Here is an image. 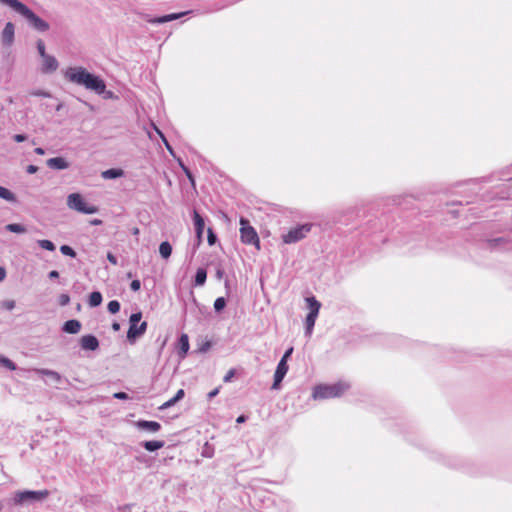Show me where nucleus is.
Wrapping results in <instances>:
<instances>
[{
    "instance_id": "nucleus-42",
    "label": "nucleus",
    "mask_w": 512,
    "mask_h": 512,
    "mask_svg": "<svg viewBox=\"0 0 512 512\" xmlns=\"http://www.w3.org/2000/svg\"><path fill=\"white\" fill-rule=\"evenodd\" d=\"M70 302V296L66 293H62L58 297V303L60 306H66Z\"/></svg>"
},
{
    "instance_id": "nucleus-61",
    "label": "nucleus",
    "mask_w": 512,
    "mask_h": 512,
    "mask_svg": "<svg viewBox=\"0 0 512 512\" xmlns=\"http://www.w3.org/2000/svg\"><path fill=\"white\" fill-rule=\"evenodd\" d=\"M245 421H246V416H244V415H240V416H238V418L236 419V422H237V423H243V422H245Z\"/></svg>"
},
{
    "instance_id": "nucleus-6",
    "label": "nucleus",
    "mask_w": 512,
    "mask_h": 512,
    "mask_svg": "<svg viewBox=\"0 0 512 512\" xmlns=\"http://www.w3.org/2000/svg\"><path fill=\"white\" fill-rule=\"evenodd\" d=\"M240 239L242 243L247 245H253L258 250L260 249V239L256 230L250 225L248 219L240 218Z\"/></svg>"
},
{
    "instance_id": "nucleus-37",
    "label": "nucleus",
    "mask_w": 512,
    "mask_h": 512,
    "mask_svg": "<svg viewBox=\"0 0 512 512\" xmlns=\"http://www.w3.org/2000/svg\"><path fill=\"white\" fill-rule=\"evenodd\" d=\"M121 305L118 300H111L107 305V310L111 314H116L120 311Z\"/></svg>"
},
{
    "instance_id": "nucleus-50",
    "label": "nucleus",
    "mask_w": 512,
    "mask_h": 512,
    "mask_svg": "<svg viewBox=\"0 0 512 512\" xmlns=\"http://www.w3.org/2000/svg\"><path fill=\"white\" fill-rule=\"evenodd\" d=\"M220 391V386L219 387H216L214 388L212 391H210L208 394H207V399L210 401L212 400L214 397H216L218 395Z\"/></svg>"
},
{
    "instance_id": "nucleus-15",
    "label": "nucleus",
    "mask_w": 512,
    "mask_h": 512,
    "mask_svg": "<svg viewBox=\"0 0 512 512\" xmlns=\"http://www.w3.org/2000/svg\"><path fill=\"white\" fill-rule=\"evenodd\" d=\"M190 13H191V11H185V12H180V13H171V14H167V15H163V16H159V17L147 18L146 20L148 23H151V24H163L166 22L177 20V19L181 18L182 16L190 14Z\"/></svg>"
},
{
    "instance_id": "nucleus-4",
    "label": "nucleus",
    "mask_w": 512,
    "mask_h": 512,
    "mask_svg": "<svg viewBox=\"0 0 512 512\" xmlns=\"http://www.w3.org/2000/svg\"><path fill=\"white\" fill-rule=\"evenodd\" d=\"M142 319V312L138 311L132 313L129 318V329L127 331V339L129 343L133 344L135 341L143 336L147 330V322L143 321L140 323Z\"/></svg>"
},
{
    "instance_id": "nucleus-43",
    "label": "nucleus",
    "mask_w": 512,
    "mask_h": 512,
    "mask_svg": "<svg viewBox=\"0 0 512 512\" xmlns=\"http://www.w3.org/2000/svg\"><path fill=\"white\" fill-rule=\"evenodd\" d=\"M1 308L11 311L15 308L14 300H4L1 302Z\"/></svg>"
},
{
    "instance_id": "nucleus-1",
    "label": "nucleus",
    "mask_w": 512,
    "mask_h": 512,
    "mask_svg": "<svg viewBox=\"0 0 512 512\" xmlns=\"http://www.w3.org/2000/svg\"><path fill=\"white\" fill-rule=\"evenodd\" d=\"M64 78L71 83L83 86L88 90L102 95L104 99L118 98L113 91L106 90V83L100 76L90 73L84 67H68L64 71Z\"/></svg>"
},
{
    "instance_id": "nucleus-30",
    "label": "nucleus",
    "mask_w": 512,
    "mask_h": 512,
    "mask_svg": "<svg viewBox=\"0 0 512 512\" xmlns=\"http://www.w3.org/2000/svg\"><path fill=\"white\" fill-rule=\"evenodd\" d=\"M159 253L162 258L168 259L172 254V245L168 241H163L159 245Z\"/></svg>"
},
{
    "instance_id": "nucleus-20",
    "label": "nucleus",
    "mask_w": 512,
    "mask_h": 512,
    "mask_svg": "<svg viewBox=\"0 0 512 512\" xmlns=\"http://www.w3.org/2000/svg\"><path fill=\"white\" fill-rule=\"evenodd\" d=\"M47 166L54 170H64L69 168V162L63 157H54L46 161Z\"/></svg>"
},
{
    "instance_id": "nucleus-28",
    "label": "nucleus",
    "mask_w": 512,
    "mask_h": 512,
    "mask_svg": "<svg viewBox=\"0 0 512 512\" xmlns=\"http://www.w3.org/2000/svg\"><path fill=\"white\" fill-rule=\"evenodd\" d=\"M103 300L102 294L99 291H93L88 297V304L90 307H98Z\"/></svg>"
},
{
    "instance_id": "nucleus-22",
    "label": "nucleus",
    "mask_w": 512,
    "mask_h": 512,
    "mask_svg": "<svg viewBox=\"0 0 512 512\" xmlns=\"http://www.w3.org/2000/svg\"><path fill=\"white\" fill-rule=\"evenodd\" d=\"M164 445H165V442L162 440H149V441L141 442V446L149 452L157 451V450L163 448Z\"/></svg>"
},
{
    "instance_id": "nucleus-47",
    "label": "nucleus",
    "mask_w": 512,
    "mask_h": 512,
    "mask_svg": "<svg viewBox=\"0 0 512 512\" xmlns=\"http://www.w3.org/2000/svg\"><path fill=\"white\" fill-rule=\"evenodd\" d=\"M212 343L210 341H206L198 348V351L201 353L207 352L211 348Z\"/></svg>"
},
{
    "instance_id": "nucleus-3",
    "label": "nucleus",
    "mask_w": 512,
    "mask_h": 512,
    "mask_svg": "<svg viewBox=\"0 0 512 512\" xmlns=\"http://www.w3.org/2000/svg\"><path fill=\"white\" fill-rule=\"evenodd\" d=\"M349 384L344 382H337L335 384L326 385L320 384L313 388L312 397L315 400H323L341 396L346 390L349 389Z\"/></svg>"
},
{
    "instance_id": "nucleus-7",
    "label": "nucleus",
    "mask_w": 512,
    "mask_h": 512,
    "mask_svg": "<svg viewBox=\"0 0 512 512\" xmlns=\"http://www.w3.org/2000/svg\"><path fill=\"white\" fill-rule=\"evenodd\" d=\"M67 205L70 209L76 210L83 214H94L98 212V208L94 205H89L83 196L79 193H72L67 197Z\"/></svg>"
},
{
    "instance_id": "nucleus-21",
    "label": "nucleus",
    "mask_w": 512,
    "mask_h": 512,
    "mask_svg": "<svg viewBox=\"0 0 512 512\" xmlns=\"http://www.w3.org/2000/svg\"><path fill=\"white\" fill-rule=\"evenodd\" d=\"M185 396L184 389H179L176 394L169 399L168 401L164 402L160 407L159 410H166L172 406H174L176 403H178L180 400H182Z\"/></svg>"
},
{
    "instance_id": "nucleus-39",
    "label": "nucleus",
    "mask_w": 512,
    "mask_h": 512,
    "mask_svg": "<svg viewBox=\"0 0 512 512\" xmlns=\"http://www.w3.org/2000/svg\"><path fill=\"white\" fill-rule=\"evenodd\" d=\"M217 235L212 228L207 229V241L210 246H213L217 242Z\"/></svg>"
},
{
    "instance_id": "nucleus-52",
    "label": "nucleus",
    "mask_w": 512,
    "mask_h": 512,
    "mask_svg": "<svg viewBox=\"0 0 512 512\" xmlns=\"http://www.w3.org/2000/svg\"><path fill=\"white\" fill-rule=\"evenodd\" d=\"M13 139H14L15 142L21 143V142H24L25 140H27V135H25V134H15L13 136Z\"/></svg>"
},
{
    "instance_id": "nucleus-58",
    "label": "nucleus",
    "mask_w": 512,
    "mask_h": 512,
    "mask_svg": "<svg viewBox=\"0 0 512 512\" xmlns=\"http://www.w3.org/2000/svg\"><path fill=\"white\" fill-rule=\"evenodd\" d=\"M6 277V270L3 267H0V282Z\"/></svg>"
},
{
    "instance_id": "nucleus-11",
    "label": "nucleus",
    "mask_w": 512,
    "mask_h": 512,
    "mask_svg": "<svg viewBox=\"0 0 512 512\" xmlns=\"http://www.w3.org/2000/svg\"><path fill=\"white\" fill-rule=\"evenodd\" d=\"M288 371V364L285 362L284 359H280V361L277 364L275 373H274V379L272 388L277 389L279 385L281 384L282 380L284 379L285 375Z\"/></svg>"
},
{
    "instance_id": "nucleus-26",
    "label": "nucleus",
    "mask_w": 512,
    "mask_h": 512,
    "mask_svg": "<svg viewBox=\"0 0 512 512\" xmlns=\"http://www.w3.org/2000/svg\"><path fill=\"white\" fill-rule=\"evenodd\" d=\"M207 279V271L205 268H198L194 277V286H203Z\"/></svg>"
},
{
    "instance_id": "nucleus-44",
    "label": "nucleus",
    "mask_w": 512,
    "mask_h": 512,
    "mask_svg": "<svg viewBox=\"0 0 512 512\" xmlns=\"http://www.w3.org/2000/svg\"><path fill=\"white\" fill-rule=\"evenodd\" d=\"M225 271L221 264H217L216 266V272L215 276L218 280L222 279L224 277Z\"/></svg>"
},
{
    "instance_id": "nucleus-36",
    "label": "nucleus",
    "mask_w": 512,
    "mask_h": 512,
    "mask_svg": "<svg viewBox=\"0 0 512 512\" xmlns=\"http://www.w3.org/2000/svg\"><path fill=\"white\" fill-rule=\"evenodd\" d=\"M201 455L205 458H212L214 456V448L206 442L202 448Z\"/></svg>"
},
{
    "instance_id": "nucleus-23",
    "label": "nucleus",
    "mask_w": 512,
    "mask_h": 512,
    "mask_svg": "<svg viewBox=\"0 0 512 512\" xmlns=\"http://www.w3.org/2000/svg\"><path fill=\"white\" fill-rule=\"evenodd\" d=\"M124 176V171L120 168H110L101 173L103 179H117Z\"/></svg>"
},
{
    "instance_id": "nucleus-60",
    "label": "nucleus",
    "mask_w": 512,
    "mask_h": 512,
    "mask_svg": "<svg viewBox=\"0 0 512 512\" xmlns=\"http://www.w3.org/2000/svg\"><path fill=\"white\" fill-rule=\"evenodd\" d=\"M224 286L226 288L227 294H229V291H230V281L228 279H225Z\"/></svg>"
},
{
    "instance_id": "nucleus-49",
    "label": "nucleus",
    "mask_w": 512,
    "mask_h": 512,
    "mask_svg": "<svg viewBox=\"0 0 512 512\" xmlns=\"http://www.w3.org/2000/svg\"><path fill=\"white\" fill-rule=\"evenodd\" d=\"M107 260H108L112 265H117V264H118V259H117V257H116L112 252H108V253H107Z\"/></svg>"
},
{
    "instance_id": "nucleus-13",
    "label": "nucleus",
    "mask_w": 512,
    "mask_h": 512,
    "mask_svg": "<svg viewBox=\"0 0 512 512\" xmlns=\"http://www.w3.org/2000/svg\"><path fill=\"white\" fill-rule=\"evenodd\" d=\"M15 26L12 22H7L1 33V40L4 46H11L14 42Z\"/></svg>"
},
{
    "instance_id": "nucleus-45",
    "label": "nucleus",
    "mask_w": 512,
    "mask_h": 512,
    "mask_svg": "<svg viewBox=\"0 0 512 512\" xmlns=\"http://www.w3.org/2000/svg\"><path fill=\"white\" fill-rule=\"evenodd\" d=\"M141 288V282L140 280L138 279H134L132 280V282L130 283V289L134 292H137L139 291Z\"/></svg>"
},
{
    "instance_id": "nucleus-9",
    "label": "nucleus",
    "mask_w": 512,
    "mask_h": 512,
    "mask_svg": "<svg viewBox=\"0 0 512 512\" xmlns=\"http://www.w3.org/2000/svg\"><path fill=\"white\" fill-rule=\"evenodd\" d=\"M485 246L491 251H509L512 250V237L503 236L488 239L485 242Z\"/></svg>"
},
{
    "instance_id": "nucleus-38",
    "label": "nucleus",
    "mask_w": 512,
    "mask_h": 512,
    "mask_svg": "<svg viewBox=\"0 0 512 512\" xmlns=\"http://www.w3.org/2000/svg\"><path fill=\"white\" fill-rule=\"evenodd\" d=\"M60 252H61L63 255H65V256H69V257H71V258H75V257H76V255H77V254H76V252H75V250H74L71 246H69V245H62V246L60 247Z\"/></svg>"
},
{
    "instance_id": "nucleus-54",
    "label": "nucleus",
    "mask_w": 512,
    "mask_h": 512,
    "mask_svg": "<svg viewBox=\"0 0 512 512\" xmlns=\"http://www.w3.org/2000/svg\"><path fill=\"white\" fill-rule=\"evenodd\" d=\"M31 95L33 96H41V97H49L50 94L48 92H45L43 90H36L31 92Z\"/></svg>"
},
{
    "instance_id": "nucleus-12",
    "label": "nucleus",
    "mask_w": 512,
    "mask_h": 512,
    "mask_svg": "<svg viewBox=\"0 0 512 512\" xmlns=\"http://www.w3.org/2000/svg\"><path fill=\"white\" fill-rule=\"evenodd\" d=\"M80 346L86 351H95L99 348L100 343L98 338L93 334L83 335L80 338Z\"/></svg>"
},
{
    "instance_id": "nucleus-46",
    "label": "nucleus",
    "mask_w": 512,
    "mask_h": 512,
    "mask_svg": "<svg viewBox=\"0 0 512 512\" xmlns=\"http://www.w3.org/2000/svg\"><path fill=\"white\" fill-rule=\"evenodd\" d=\"M113 398L118 399V400H128L130 397L126 392L120 391V392L114 393Z\"/></svg>"
},
{
    "instance_id": "nucleus-56",
    "label": "nucleus",
    "mask_w": 512,
    "mask_h": 512,
    "mask_svg": "<svg viewBox=\"0 0 512 512\" xmlns=\"http://www.w3.org/2000/svg\"><path fill=\"white\" fill-rule=\"evenodd\" d=\"M48 277L50 279H56V278L59 277V272L56 271V270H52V271L49 272Z\"/></svg>"
},
{
    "instance_id": "nucleus-57",
    "label": "nucleus",
    "mask_w": 512,
    "mask_h": 512,
    "mask_svg": "<svg viewBox=\"0 0 512 512\" xmlns=\"http://www.w3.org/2000/svg\"><path fill=\"white\" fill-rule=\"evenodd\" d=\"M34 152L37 154V155H44L45 154V150L41 147H37L34 149Z\"/></svg>"
},
{
    "instance_id": "nucleus-25",
    "label": "nucleus",
    "mask_w": 512,
    "mask_h": 512,
    "mask_svg": "<svg viewBox=\"0 0 512 512\" xmlns=\"http://www.w3.org/2000/svg\"><path fill=\"white\" fill-rule=\"evenodd\" d=\"M306 300L309 308L308 314L318 316L319 310L321 308V303L314 296L309 297Z\"/></svg>"
},
{
    "instance_id": "nucleus-31",
    "label": "nucleus",
    "mask_w": 512,
    "mask_h": 512,
    "mask_svg": "<svg viewBox=\"0 0 512 512\" xmlns=\"http://www.w3.org/2000/svg\"><path fill=\"white\" fill-rule=\"evenodd\" d=\"M0 198L9 202L16 201L15 194L3 186H0Z\"/></svg>"
},
{
    "instance_id": "nucleus-2",
    "label": "nucleus",
    "mask_w": 512,
    "mask_h": 512,
    "mask_svg": "<svg viewBox=\"0 0 512 512\" xmlns=\"http://www.w3.org/2000/svg\"><path fill=\"white\" fill-rule=\"evenodd\" d=\"M1 3L9 6L14 11L23 16L29 26L38 32H47L50 29V25L47 21L40 18L36 13H34L27 5L22 3L19 0H0Z\"/></svg>"
},
{
    "instance_id": "nucleus-10",
    "label": "nucleus",
    "mask_w": 512,
    "mask_h": 512,
    "mask_svg": "<svg viewBox=\"0 0 512 512\" xmlns=\"http://www.w3.org/2000/svg\"><path fill=\"white\" fill-rule=\"evenodd\" d=\"M193 224L195 228L196 238H197V247L201 244L203 238V232L205 228L204 218L198 213L196 209L193 210Z\"/></svg>"
},
{
    "instance_id": "nucleus-16",
    "label": "nucleus",
    "mask_w": 512,
    "mask_h": 512,
    "mask_svg": "<svg viewBox=\"0 0 512 512\" xmlns=\"http://www.w3.org/2000/svg\"><path fill=\"white\" fill-rule=\"evenodd\" d=\"M176 348L179 358L184 359L190 348L189 337L187 334H181V336L178 338Z\"/></svg>"
},
{
    "instance_id": "nucleus-14",
    "label": "nucleus",
    "mask_w": 512,
    "mask_h": 512,
    "mask_svg": "<svg viewBox=\"0 0 512 512\" xmlns=\"http://www.w3.org/2000/svg\"><path fill=\"white\" fill-rule=\"evenodd\" d=\"M190 13H191V11H185V12H180V13H171V14H167V15H163V16H159V17L147 18L146 20L148 23H151V24H163L166 22L177 20V19L181 18L182 16L190 14Z\"/></svg>"
},
{
    "instance_id": "nucleus-34",
    "label": "nucleus",
    "mask_w": 512,
    "mask_h": 512,
    "mask_svg": "<svg viewBox=\"0 0 512 512\" xmlns=\"http://www.w3.org/2000/svg\"><path fill=\"white\" fill-rule=\"evenodd\" d=\"M227 305V301L224 297H218L214 301V310L216 313H220L224 310Z\"/></svg>"
},
{
    "instance_id": "nucleus-27",
    "label": "nucleus",
    "mask_w": 512,
    "mask_h": 512,
    "mask_svg": "<svg viewBox=\"0 0 512 512\" xmlns=\"http://www.w3.org/2000/svg\"><path fill=\"white\" fill-rule=\"evenodd\" d=\"M80 503L86 507L97 505L98 503H100V496L93 494L85 495L81 497Z\"/></svg>"
},
{
    "instance_id": "nucleus-5",
    "label": "nucleus",
    "mask_w": 512,
    "mask_h": 512,
    "mask_svg": "<svg viewBox=\"0 0 512 512\" xmlns=\"http://www.w3.org/2000/svg\"><path fill=\"white\" fill-rule=\"evenodd\" d=\"M49 496L48 490H23L17 491L13 497V503L15 505H24L29 503L41 502Z\"/></svg>"
},
{
    "instance_id": "nucleus-33",
    "label": "nucleus",
    "mask_w": 512,
    "mask_h": 512,
    "mask_svg": "<svg viewBox=\"0 0 512 512\" xmlns=\"http://www.w3.org/2000/svg\"><path fill=\"white\" fill-rule=\"evenodd\" d=\"M0 365L10 371H14L17 368L16 364L12 360L3 355H0Z\"/></svg>"
},
{
    "instance_id": "nucleus-53",
    "label": "nucleus",
    "mask_w": 512,
    "mask_h": 512,
    "mask_svg": "<svg viewBox=\"0 0 512 512\" xmlns=\"http://www.w3.org/2000/svg\"><path fill=\"white\" fill-rule=\"evenodd\" d=\"M293 353V347H289L283 354L282 358L281 359H284L285 362L288 361V359L291 357Z\"/></svg>"
},
{
    "instance_id": "nucleus-19",
    "label": "nucleus",
    "mask_w": 512,
    "mask_h": 512,
    "mask_svg": "<svg viewBox=\"0 0 512 512\" xmlns=\"http://www.w3.org/2000/svg\"><path fill=\"white\" fill-rule=\"evenodd\" d=\"M82 328V324L77 319H70L64 322V324L61 327V330L68 334H77L80 332Z\"/></svg>"
},
{
    "instance_id": "nucleus-59",
    "label": "nucleus",
    "mask_w": 512,
    "mask_h": 512,
    "mask_svg": "<svg viewBox=\"0 0 512 512\" xmlns=\"http://www.w3.org/2000/svg\"><path fill=\"white\" fill-rule=\"evenodd\" d=\"M120 328H121V325L118 322L115 321V322L112 323V329L114 331H119Z\"/></svg>"
},
{
    "instance_id": "nucleus-63",
    "label": "nucleus",
    "mask_w": 512,
    "mask_h": 512,
    "mask_svg": "<svg viewBox=\"0 0 512 512\" xmlns=\"http://www.w3.org/2000/svg\"><path fill=\"white\" fill-rule=\"evenodd\" d=\"M154 129L157 132V134L161 137V134H163V132L160 129H158L155 125H154Z\"/></svg>"
},
{
    "instance_id": "nucleus-48",
    "label": "nucleus",
    "mask_w": 512,
    "mask_h": 512,
    "mask_svg": "<svg viewBox=\"0 0 512 512\" xmlns=\"http://www.w3.org/2000/svg\"><path fill=\"white\" fill-rule=\"evenodd\" d=\"M235 372H236V371H235V369H233V368H232V369H230V370L226 373V375L224 376L223 381H224V382H226V383H227V382H230V381L232 380V378L234 377Z\"/></svg>"
},
{
    "instance_id": "nucleus-8",
    "label": "nucleus",
    "mask_w": 512,
    "mask_h": 512,
    "mask_svg": "<svg viewBox=\"0 0 512 512\" xmlns=\"http://www.w3.org/2000/svg\"><path fill=\"white\" fill-rule=\"evenodd\" d=\"M311 223H304L291 228L287 233L282 235V241L285 244H293L304 239L312 229Z\"/></svg>"
},
{
    "instance_id": "nucleus-64",
    "label": "nucleus",
    "mask_w": 512,
    "mask_h": 512,
    "mask_svg": "<svg viewBox=\"0 0 512 512\" xmlns=\"http://www.w3.org/2000/svg\"><path fill=\"white\" fill-rule=\"evenodd\" d=\"M134 234H138L139 233V229L138 228H135L134 231H133Z\"/></svg>"
},
{
    "instance_id": "nucleus-41",
    "label": "nucleus",
    "mask_w": 512,
    "mask_h": 512,
    "mask_svg": "<svg viewBox=\"0 0 512 512\" xmlns=\"http://www.w3.org/2000/svg\"><path fill=\"white\" fill-rule=\"evenodd\" d=\"M36 46H37L38 53L42 58H45L46 56L49 55L46 53L45 44L41 39H39L37 41Z\"/></svg>"
},
{
    "instance_id": "nucleus-29",
    "label": "nucleus",
    "mask_w": 512,
    "mask_h": 512,
    "mask_svg": "<svg viewBox=\"0 0 512 512\" xmlns=\"http://www.w3.org/2000/svg\"><path fill=\"white\" fill-rule=\"evenodd\" d=\"M316 319H317V316L307 314V316L305 318V335L306 336H309V337L311 336Z\"/></svg>"
},
{
    "instance_id": "nucleus-24",
    "label": "nucleus",
    "mask_w": 512,
    "mask_h": 512,
    "mask_svg": "<svg viewBox=\"0 0 512 512\" xmlns=\"http://www.w3.org/2000/svg\"><path fill=\"white\" fill-rule=\"evenodd\" d=\"M35 371L39 375L50 377L56 383H59L62 380V376L57 371L50 370V369H44V368L36 369Z\"/></svg>"
},
{
    "instance_id": "nucleus-40",
    "label": "nucleus",
    "mask_w": 512,
    "mask_h": 512,
    "mask_svg": "<svg viewBox=\"0 0 512 512\" xmlns=\"http://www.w3.org/2000/svg\"><path fill=\"white\" fill-rule=\"evenodd\" d=\"M179 164H180L183 172L185 173V175L187 176V178L191 182V184L194 186L195 185V179H194V176H193L192 172L190 171V169L187 166H185L181 161H179Z\"/></svg>"
},
{
    "instance_id": "nucleus-32",
    "label": "nucleus",
    "mask_w": 512,
    "mask_h": 512,
    "mask_svg": "<svg viewBox=\"0 0 512 512\" xmlns=\"http://www.w3.org/2000/svg\"><path fill=\"white\" fill-rule=\"evenodd\" d=\"M5 229L12 233H25L26 227L19 223H10L5 226Z\"/></svg>"
},
{
    "instance_id": "nucleus-51",
    "label": "nucleus",
    "mask_w": 512,
    "mask_h": 512,
    "mask_svg": "<svg viewBox=\"0 0 512 512\" xmlns=\"http://www.w3.org/2000/svg\"><path fill=\"white\" fill-rule=\"evenodd\" d=\"M161 139L165 145V147L167 148V150L172 154L174 155V152H173V149H172V146L170 145V143L168 142V140L166 139L165 135L164 134H161Z\"/></svg>"
},
{
    "instance_id": "nucleus-55",
    "label": "nucleus",
    "mask_w": 512,
    "mask_h": 512,
    "mask_svg": "<svg viewBox=\"0 0 512 512\" xmlns=\"http://www.w3.org/2000/svg\"><path fill=\"white\" fill-rule=\"evenodd\" d=\"M38 171V167L35 166V165H28L27 168H26V172L28 174H34Z\"/></svg>"
},
{
    "instance_id": "nucleus-35",
    "label": "nucleus",
    "mask_w": 512,
    "mask_h": 512,
    "mask_svg": "<svg viewBox=\"0 0 512 512\" xmlns=\"http://www.w3.org/2000/svg\"><path fill=\"white\" fill-rule=\"evenodd\" d=\"M37 244L42 249H45V250H48V251H55V249H56L54 243L52 241H50V240H47V239L38 240Z\"/></svg>"
},
{
    "instance_id": "nucleus-62",
    "label": "nucleus",
    "mask_w": 512,
    "mask_h": 512,
    "mask_svg": "<svg viewBox=\"0 0 512 512\" xmlns=\"http://www.w3.org/2000/svg\"><path fill=\"white\" fill-rule=\"evenodd\" d=\"M91 224L92 225H100V224H102V221L100 219H94L91 221Z\"/></svg>"
},
{
    "instance_id": "nucleus-17",
    "label": "nucleus",
    "mask_w": 512,
    "mask_h": 512,
    "mask_svg": "<svg viewBox=\"0 0 512 512\" xmlns=\"http://www.w3.org/2000/svg\"><path fill=\"white\" fill-rule=\"evenodd\" d=\"M58 66H59V63H58L57 59L52 55H48L45 58H43V64L41 67V71L44 74H50V73L55 72L57 70Z\"/></svg>"
},
{
    "instance_id": "nucleus-18",
    "label": "nucleus",
    "mask_w": 512,
    "mask_h": 512,
    "mask_svg": "<svg viewBox=\"0 0 512 512\" xmlns=\"http://www.w3.org/2000/svg\"><path fill=\"white\" fill-rule=\"evenodd\" d=\"M135 426L139 430L149 431V432H158L161 429L160 423L157 421H149V420H138L135 423Z\"/></svg>"
}]
</instances>
